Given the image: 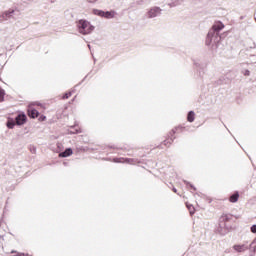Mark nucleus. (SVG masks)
<instances>
[{
  "mask_svg": "<svg viewBox=\"0 0 256 256\" xmlns=\"http://www.w3.org/2000/svg\"><path fill=\"white\" fill-rule=\"evenodd\" d=\"M225 29V24L223 22H216L212 29L209 30L206 37V45L207 47H211L212 51H217L219 48V43L221 41V36H219V32Z\"/></svg>",
  "mask_w": 256,
  "mask_h": 256,
  "instance_id": "obj_1",
  "label": "nucleus"
},
{
  "mask_svg": "<svg viewBox=\"0 0 256 256\" xmlns=\"http://www.w3.org/2000/svg\"><path fill=\"white\" fill-rule=\"evenodd\" d=\"M76 27L81 35H91V33L95 31V26H93L91 22L85 19L78 20L76 22Z\"/></svg>",
  "mask_w": 256,
  "mask_h": 256,
  "instance_id": "obj_2",
  "label": "nucleus"
},
{
  "mask_svg": "<svg viewBox=\"0 0 256 256\" xmlns=\"http://www.w3.org/2000/svg\"><path fill=\"white\" fill-rule=\"evenodd\" d=\"M234 251H236V253H245V251H248V249H250L251 251H253V253H255L256 251V238L251 242V244L249 246L245 245V244H236L233 246Z\"/></svg>",
  "mask_w": 256,
  "mask_h": 256,
  "instance_id": "obj_3",
  "label": "nucleus"
},
{
  "mask_svg": "<svg viewBox=\"0 0 256 256\" xmlns=\"http://www.w3.org/2000/svg\"><path fill=\"white\" fill-rule=\"evenodd\" d=\"M163 13V9L159 6L151 7L148 12L146 13L148 19H155V17H161Z\"/></svg>",
  "mask_w": 256,
  "mask_h": 256,
  "instance_id": "obj_4",
  "label": "nucleus"
},
{
  "mask_svg": "<svg viewBox=\"0 0 256 256\" xmlns=\"http://www.w3.org/2000/svg\"><path fill=\"white\" fill-rule=\"evenodd\" d=\"M114 163H128L129 165H137L139 161L135 158H113Z\"/></svg>",
  "mask_w": 256,
  "mask_h": 256,
  "instance_id": "obj_5",
  "label": "nucleus"
},
{
  "mask_svg": "<svg viewBox=\"0 0 256 256\" xmlns=\"http://www.w3.org/2000/svg\"><path fill=\"white\" fill-rule=\"evenodd\" d=\"M28 116L30 119H37L39 117V111L37 109L33 108V104L28 105Z\"/></svg>",
  "mask_w": 256,
  "mask_h": 256,
  "instance_id": "obj_6",
  "label": "nucleus"
},
{
  "mask_svg": "<svg viewBox=\"0 0 256 256\" xmlns=\"http://www.w3.org/2000/svg\"><path fill=\"white\" fill-rule=\"evenodd\" d=\"M15 121L16 125H25V123H27V115H25L24 113L18 114L15 118Z\"/></svg>",
  "mask_w": 256,
  "mask_h": 256,
  "instance_id": "obj_7",
  "label": "nucleus"
},
{
  "mask_svg": "<svg viewBox=\"0 0 256 256\" xmlns=\"http://www.w3.org/2000/svg\"><path fill=\"white\" fill-rule=\"evenodd\" d=\"M175 135V129H172L168 135V139L164 140L163 145H165L166 147H170L171 143H173V141H175V137L173 136Z\"/></svg>",
  "mask_w": 256,
  "mask_h": 256,
  "instance_id": "obj_8",
  "label": "nucleus"
},
{
  "mask_svg": "<svg viewBox=\"0 0 256 256\" xmlns=\"http://www.w3.org/2000/svg\"><path fill=\"white\" fill-rule=\"evenodd\" d=\"M71 155H73V149L66 148L65 151H63L59 154V157L65 158V157H71Z\"/></svg>",
  "mask_w": 256,
  "mask_h": 256,
  "instance_id": "obj_9",
  "label": "nucleus"
},
{
  "mask_svg": "<svg viewBox=\"0 0 256 256\" xmlns=\"http://www.w3.org/2000/svg\"><path fill=\"white\" fill-rule=\"evenodd\" d=\"M115 15H117V12H115L114 10L111 11H106L104 12V19H114Z\"/></svg>",
  "mask_w": 256,
  "mask_h": 256,
  "instance_id": "obj_10",
  "label": "nucleus"
},
{
  "mask_svg": "<svg viewBox=\"0 0 256 256\" xmlns=\"http://www.w3.org/2000/svg\"><path fill=\"white\" fill-rule=\"evenodd\" d=\"M230 203H237L239 201V192H235L229 198Z\"/></svg>",
  "mask_w": 256,
  "mask_h": 256,
  "instance_id": "obj_11",
  "label": "nucleus"
},
{
  "mask_svg": "<svg viewBox=\"0 0 256 256\" xmlns=\"http://www.w3.org/2000/svg\"><path fill=\"white\" fill-rule=\"evenodd\" d=\"M13 13H15L14 9H9L8 11H5L4 12L5 21H7V19H11V17H13Z\"/></svg>",
  "mask_w": 256,
  "mask_h": 256,
  "instance_id": "obj_12",
  "label": "nucleus"
},
{
  "mask_svg": "<svg viewBox=\"0 0 256 256\" xmlns=\"http://www.w3.org/2000/svg\"><path fill=\"white\" fill-rule=\"evenodd\" d=\"M187 121L189 123H193V121H195V112L194 111H189L188 112Z\"/></svg>",
  "mask_w": 256,
  "mask_h": 256,
  "instance_id": "obj_13",
  "label": "nucleus"
},
{
  "mask_svg": "<svg viewBox=\"0 0 256 256\" xmlns=\"http://www.w3.org/2000/svg\"><path fill=\"white\" fill-rule=\"evenodd\" d=\"M93 14L97 15L98 17H104L105 11L99 9H93Z\"/></svg>",
  "mask_w": 256,
  "mask_h": 256,
  "instance_id": "obj_14",
  "label": "nucleus"
},
{
  "mask_svg": "<svg viewBox=\"0 0 256 256\" xmlns=\"http://www.w3.org/2000/svg\"><path fill=\"white\" fill-rule=\"evenodd\" d=\"M178 5H181V1L180 0H174V1L170 2V3H168V7H171V8L178 7Z\"/></svg>",
  "mask_w": 256,
  "mask_h": 256,
  "instance_id": "obj_15",
  "label": "nucleus"
},
{
  "mask_svg": "<svg viewBox=\"0 0 256 256\" xmlns=\"http://www.w3.org/2000/svg\"><path fill=\"white\" fill-rule=\"evenodd\" d=\"M187 209L189 210L190 215H195V207L191 204H186Z\"/></svg>",
  "mask_w": 256,
  "mask_h": 256,
  "instance_id": "obj_16",
  "label": "nucleus"
},
{
  "mask_svg": "<svg viewBox=\"0 0 256 256\" xmlns=\"http://www.w3.org/2000/svg\"><path fill=\"white\" fill-rule=\"evenodd\" d=\"M8 129H13V127H15L16 123L14 122V120H8L6 123Z\"/></svg>",
  "mask_w": 256,
  "mask_h": 256,
  "instance_id": "obj_17",
  "label": "nucleus"
},
{
  "mask_svg": "<svg viewBox=\"0 0 256 256\" xmlns=\"http://www.w3.org/2000/svg\"><path fill=\"white\" fill-rule=\"evenodd\" d=\"M5 101V90L0 88V103H3Z\"/></svg>",
  "mask_w": 256,
  "mask_h": 256,
  "instance_id": "obj_18",
  "label": "nucleus"
},
{
  "mask_svg": "<svg viewBox=\"0 0 256 256\" xmlns=\"http://www.w3.org/2000/svg\"><path fill=\"white\" fill-rule=\"evenodd\" d=\"M72 95H73V92H66V93L63 95L62 99H69V97H71Z\"/></svg>",
  "mask_w": 256,
  "mask_h": 256,
  "instance_id": "obj_19",
  "label": "nucleus"
},
{
  "mask_svg": "<svg viewBox=\"0 0 256 256\" xmlns=\"http://www.w3.org/2000/svg\"><path fill=\"white\" fill-rule=\"evenodd\" d=\"M220 221H229V216L228 215H222L220 218Z\"/></svg>",
  "mask_w": 256,
  "mask_h": 256,
  "instance_id": "obj_20",
  "label": "nucleus"
},
{
  "mask_svg": "<svg viewBox=\"0 0 256 256\" xmlns=\"http://www.w3.org/2000/svg\"><path fill=\"white\" fill-rule=\"evenodd\" d=\"M184 183H186L187 185H189V187H191V189H193V191H197V188H195V186H193V184H190L187 181H184Z\"/></svg>",
  "mask_w": 256,
  "mask_h": 256,
  "instance_id": "obj_21",
  "label": "nucleus"
},
{
  "mask_svg": "<svg viewBox=\"0 0 256 256\" xmlns=\"http://www.w3.org/2000/svg\"><path fill=\"white\" fill-rule=\"evenodd\" d=\"M250 231H251V233H256V224H254L250 227Z\"/></svg>",
  "mask_w": 256,
  "mask_h": 256,
  "instance_id": "obj_22",
  "label": "nucleus"
},
{
  "mask_svg": "<svg viewBox=\"0 0 256 256\" xmlns=\"http://www.w3.org/2000/svg\"><path fill=\"white\" fill-rule=\"evenodd\" d=\"M5 21V14H0V23H3Z\"/></svg>",
  "mask_w": 256,
  "mask_h": 256,
  "instance_id": "obj_23",
  "label": "nucleus"
},
{
  "mask_svg": "<svg viewBox=\"0 0 256 256\" xmlns=\"http://www.w3.org/2000/svg\"><path fill=\"white\" fill-rule=\"evenodd\" d=\"M45 119H47V117L45 115H41L39 117V121H45Z\"/></svg>",
  "mask_w": 256,
  "mask_h": 256,
  "instance_id": "obj_24",
  "label": "nucleus"
},
{
  "mask_svg": "<svg viewBox=\"0 0 256 256\" xmlns=\"http://www.w3.org/2000/svg\"><path fill=\"white\" fill-rule=\"evenodd\" d=\"M244 75H245L246 77H249V75H251V72H250L249 70H245Z\"/></svg>",
  "mask_w": 256,
  "mask_h": 256,
  "instance_id": "obj_25",
  "label": "nucleus"
},
{
  "mask_svg": "<svg viewBox=\"0 0 256 256\" xmlns=\"http://www.w3.org/2000/svg\"><path fill=\"white\" fill-rule=\"evenodd\" d=\"M17 256H29L28 254L17 252Z\"/></svg>",
  "mask_w": 256,
  "mask_h": 256,
  "instance_id": "obj_26",
  "label": "nucleus"
},
{
  "mask_svg": "<svg viewBox=\"0 0 256 256\" xmlns=\"http://www.w3.org/2000/svg\"><path fill=\"white\" fill-rule=\"evenodd\" d=\"M88 3H97V0H88Z\"/></svg>",
  "mask_w": 256,
  "mask_h": 256,
  "instance_id": "obj_27",
  "label": "nucleus"
},
{
  "mask_svg": "<svg viewBox=\"0 0 256 256\" xmlns=\"http://www.w3.org/2000/svg\"><path fill=\"white\" fill-rule=\"evenodd\" d=\"M172 191H173L174 193H177V188H173Z\"/></svg>",
  "mask_w": 256,
  "mask_h": 256,
  "instance_id": "obj_28",
  "label": "nucleus"
},
{
  "mask_svg": "<svg viewBox=\"0 0 256 256\" xmlns=\"http://www.w3.org/2000/svg\"><path fill=\"white\" fill-rule=\"evenodd\" d=\"M57 0H50V3H56Z\"/></svg>",
  "mask_w": 256,
  "mask_h": 256,
  "instance_id": "obj_29",
  "label": "nucleus"
},
{
  "mask_svg": "<svg viewBox=\"0 0 256 256\" xmlns=\"http://www.w3.org/2000/svg\"><path fill=\"white\" fill-rule=\"evenodd\" d=\"M70 133H81V131L76 130L75 132H70Z\"/></svg>",
  "mask_w": 256,
  "mask_h": 256,
  "instance_id": "obj_30",
  "label": "nucleus"
},
{
  "mask_svg": "<svg viewBox=\"0 0 256 256\" xmlns=\"http://www.w3.org/2000/svg\"><path fill=\"white\" fill-rule=\"evenodd\" d=\"M0 239H4V236H3V235H0Z\"/></svg>",
  "mask_w": 256,
  "mask_h": 256,
  "instance_id": "obj_31",
  "label": "nucleus"
},
{
  "mask_svg": "<svg viewBox=\"0 0 256 256\" xmlns=\"http://www.w3.org/2000/svg\"><path fill=\"white\" fill-rule=\"evenodd\" d=\"M11 253H17V251H15V250H12V251H11Z\"/></svg>",
  "mask_w": 256,
  "mask_h": 256,
  "instance_id": "obj_32",
  "label": "nucleus"
},
{
  "mask_svg": "<svg viewBox=\"0 0 256 256\" xmlns=\"http://www.w3.org/2000/svg\"><path fill=\"white\" fill-rule=\"evenodd\" d=\"M28 1H30V3H33V0H28Z\"/></svg>",
  "mask_w": 256,
  "mask_h": 256,
  "instance_id": "obj_33",
  "label": "nucleus"
},
{
  "mask_svg": "<svg viewBox=\"0 0 256 256\" xmlns=\"http://www.w3.org/2000/svg\"><path fill=\"white\" fill-rule=\"evenodd\" d=\"M89 49H91V45L88 44Z\"/></svg>",
  "mask_w": 256,
  "mask_h": 256,
  "instance_id": "obj_34",
  "label": "nucleus"
}]
</instances>
